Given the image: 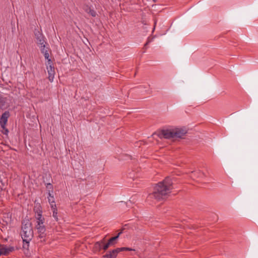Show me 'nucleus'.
Listing matches in <instances>:
<instances>
[{
	"label": "nucleus",
	"mask_w": 258,
	"mask_h": 258,
	"mask_svg": "<svg viewBox=\"0 0 258 258\" xmlns=\"http://www.w3.org/2000/svg\"><path fill=\"white\" fill-rule=\"evenodd\" d=\"M172 184L171 178L169 177H166L163 181L156 185L154 191L149 195L148 199H154L157 201L164 199L165 196L170 192Z\"/></svg>",
	"instance_id": "nucleus-1"
},
{
	"label": "nucleus",
	"mask_w": 258,
	"mask_h": 258,
	"mask_svg": "<svg viewBox=\"0 0 258 258\" xmlns=\"http://www.w3.org/2000/svg\"><path fill=\"white\" fill-rule=\"evenodd\" d=\"M21 234L24 242L23 247L28 246L33 236V230L30 222H27L26 224H23Z\"/></svg>",
	"instance_id": "nucleus-2"
},
{
	"label": "nucleus",
	"mask_w": 258,
	"mask_h": 258,
	"mask_svg": "<svg viewBox=\"0 0 258 258\" xmlns=\"http://www.w3.org/2000/svg\"><path fill=\"white\" fill-rule=\"evenodd\" d=\"M160 138L171 139L174 138L173 128L163 129L159 133Z\"/></svg>",
	"instance_id": "nucleus-3"
},
{
	"label": "nucleus",
	"mask_w": 258,
	"mask_h": 258,
	"mask_svg": "<svg viewBox=\"0 0 258 258\" xmlns=\"http://www.w3.org/2000/svg\"><path fill=\"white\" fill-rule=\"evenodd\" d=\"M46 69L48 74V79L50 82H52L53 81V79L54 77L55 71L54 68L52 66V62L51 59H48V60H47V63L46 64Z\"/></svg>",
	"instance_id": "nucleus-4"
},
{
	"label": "nucleus",
	"mask_w": 258,
	"mask_h": 258,
	"mask_svg": "<svg viewBox=\"0 0 258 258\" xmlns=\"http://www.w3.org/2000/svg\"><path fill=\"white\" fill-rule=\"evenodd\" d=\"M35 36L36 39L37 44L39 45L46 44L45 37L39 31L35 32Z\"/></svg>",
	"instance_id": "nucleus-5"
},
{
	"label": "nucleus",
	"mask_w": 258,
	"mask_h": 258,
	"mask_svg": "<svg viewBox=\"0 0 258 258\" xmlns=\"http://www.w3.org/2000/svg\"><path fill=\"white\" fill-rule=\"evenodd\" d=\"M174 138H181L187 133L186 130L181 128H173Z\"/></svg>",
	"instance_id": "nucleus-6"
},
{
	"label": "nucleus",
	"mask_w": 258,
	"mask_h": 258,
	"mask_svg": "<svg viewBox=\"0 0 258 258\" xmlns=\"http://www.w3.org/2000/svg\"><path fill=\"white\" fill-rule=\"evenodd\" d=\"M9 116L10 113L8 111H5L2 114V115L0 118V125L2 128H5V126Z\"/></svg>",
	"instance_id": "nucleus-7"
},
{
	"label": "nucleus",
	"mask_w": 258,
	"mask_h": 258,
	"mask_svg": "<svg viewBox=\"0 0 258 258\" xmlns=\"http://www.w3.org/2000/svg\"><path fill=\"white\" fill-rule=\"evenodd\" d=\"M35 218L36 219V224L44 223V219L42 216V211L39 208H38L35 211Z\"/></svg>",
	"instance_id": "nucleus-8"
},
{
	"label": "nucleus",
	"mask_w": 258,
	"mask_h": 258,
	"mask_svg": "<svg viewBox=\"0 0 258 258\" xmlns=\"http://www.w3.org/2000/svg\"><path fill=\"white\" fill-rule=\"evenodd\" d=\"M36 228L37 230V232L39 233V237L40 238H43L45 237L46 234H45V227L43 224H36Z\"/></svg>",
	"instance_id": "nucleus-9"
},
{
	"label": "nucleus",
	"mask_w": 258,
	"mask_h": 258,
	"mask_svg": "<svg viewBox=\"0 0 258 258\" xmlns=\"http://www.w3.org/2000/svg\"><path fill=\"white\" fill-rule=\"evenodd\" d=\"M40 49L41 53L44 54V57L46 59L48 60V59H50L49 57V55L48 53V45L46 44H44L42 45H40Z\"/></svg>",
	"instance_id": "nucleus-10"
},
{
	"label": "nucleus",
	"mask_w": 258,
	"mask_h": 258,
	"mask_svg": "<svg viewBox=\"0 0 258 258\" xmlns=\"http://www.w3.org/2000/svg\"><path fill=\"white\" fill-rule=\"evenodd\" d=\"M121 251V249H118L117 248L106 253L103 256L104 258H115L117 254Z\"/></svg>",
	"instance_id": "nucleus-11"
},
{
	"label": "nucleus",
	"mask_w": 258,
	"mask_h": 258,
	"mask_svg": "<svg viewBox=\"0 0 258 258\" xmlns=\"http://www.w3.org/2000/svg\"><path fill=\"white\" fill-rule=\"evenodd\" d=\"M105 244L104 242V240H101L100 241L96 242L94 244V249L95 251H100L102 249L106 250L107 249H105L104 246Z\"/></svg>",
	"instance_id": "nucleus-12"
},
{
	"label": "nucleus",
	"mask_w": 258,
	"mask_h": 258,
	"mask_svg": "<svg viewBox=\"0 0 258 258\" xmlns=\"http://www.w3.org/2000/svg\"><path fill=\"white\" fill-rule=\"evenodd\" d=\"M120 233H119L116 236L111 238L108 240V242L105 244L104 248L105 249H107L109 246L114 245L116 243V240L118 238Z\"/></svg>",
	"instance_id": "nucleus-13"
},
{
	"label": "nucleus",
	"mask_w": 258,
	"mask_h": 258,
	"mask_svg": "<svg viewBox=\"0 0 258 258\" xmlns=\"http://www.w3.org/2000/svg\"><path fill=\"white\" fill-rule=\"evenodd\" d=\"M51 209L52 210L53 214L52 216L55 219L56 221L58 220L57 218V209L56 208V205L55 204V202L53 201V199H52V204H51Z\"/></svg>",
	"instance_id": "nucleus-14"
},
{
	"label": "nucleus",
	"mask_w": 258,
	"mask_h": 258,
	"mask_svg": "<svg viewBox=\"0 0 258 258\" xmlns=\"http://www.w3.org/2000/svg\"><path fill=\"white\" fill-rule=\"evenodd\" d=\"M85 11L88 14H90L92 17H94L96 15V12L94 10L91 9L90 8H87L85 9Z\"/></svg>",
	"instance_id": "nucleus-15"
},
{
	"label": "nucleus",
	"mask_w": 258,
	"mask_h": 258,
	"mask_svg": "<svg viewBox=\"0 0 258 258\" xmlns=\"http://www.w3.org/2000/svg\"><path fill=\"white\" fill-rule=\"evenodd\" d=\"M13 249V247L10 248H4L2 249V253L4 254L5 255H7L8 253H9L10 252L12 251Z\"/></svg>",
	"instance_id": "nucleus-16"
},
{
	"label": "nucleus",
	"mask_w": 258,
	"mask_h": 258,
	"mask_svg": "<svg viewBox=\"0 0 258 258\" xmlns=\"http://www.w3.org/2000/svg\"><path fill=\"white\" fill-rule=\"evenodd\" d=\"M49 197L48 198V202L50 205V206L51 207V204H52V198L53 199V201H54V198L53 196H51V194L50 192L49 193Z\"/></svg>",
	"instance_id": "nucleus-17"
},
{
	"label": "nucleus",
	"mask_w": 258,
	"mask_h": 258,
	"mask_svg": "<svg viewBox=\"0 0 258 258\" xmlns=\"http://www.w3.org/2000/svg\"><path fill=\"white\" fill-rule=\"evenodd\" d=\"M195 174H197V176L199 177H202L204 176V173L202 172L201 171L195 172Z\"/></svg>",
	"instance_id": "nucleus-18"
},
{
	"label": "nucleus",
	"mask_w": 258,
	"mask_h": 258,
	"mask_svg": "<svg viewBox=\"0 0 258 258\" xmlns=\"http://www.w3.org/2000/svg\"><path fill=\"white\" fill-rule=\"evenodd\" d=\"M4 130H5V132L4 133V134L5 135H7L9 133L8 130L7 128H6V127Z\"/></svg>",
	"instance_id": "nucleus-19"
},
{
	"label": "nucleus",
	"mask_w": 258,
	"mask_h": 258,
	"mask_svg": "<svg viewBox=\"0 0 258 258\" xmlns=\"http://www.w3.org/2000/svg\"><path fill=\"white\" fill-rule=\"evenodd\" d=\"M118 249H121V251L123 250H126L127 247H120V248H117Z\"/></svg>",
	"instance_id": "nucleus-20"
},
{
	"label": "nucleus",
	"mask_w": 258,
	"mask_h": 258,
	"mask_svg": "<svg viewBox=\"0 0 258 258\" xmlns=\"http://www.w3.org/2000/svg\"><path fill=\"white\" fill-rule=\"evenodd\" d=\"M126 250H130V251H131V250H135V249H132V248H128V247H127V248H126Z\"/></svg>",
	"instance_id": "nucleus-21"
},
{
	"label": "nucleus",
	"mask_w": 258,
	"mask_h": 258,
	"mask_svg": "<svg viewBox=\"0 0 258 258\" xmlns=\"http://www.w3.org/2000/svg\"><path fill=\"white\" fill-rule=\"evenodd\" d=\"M150 42V40L148 39L147 42L145 44V45H147L149 42Z\"/></svg>",
	"instance_id": "nucleus-22"
},
{
	"label": "nucleus",
	"mask_w": 258,
	"mask_h": 258,
	"mask_svg": "<svg viewBox=\"0 0 258 258\" xmlns=\"http://www.w3.org/2000/svg\"><path fill=\"white\" fill-rule=\"evenodd\" d=\"M154 2H156L157 0H152Z\"/></svg>",
	"instance_id": "nucleus-23"
},
{
	"label": "nucleus",
	"mask_w": 258,
	"mask_h": 258,
	"mask_svg": "<svg viewBox=\"0 0 258 258\" xmlns=\"http://www.w3.org/2000/svg\"><path fill=\"white\" fill-rule=\"evenodd\" d=\"M156 24V21H155L154 25H155Z\"/></svg>",
	"instance_id": "nucleus-24"
}]
</instances>
